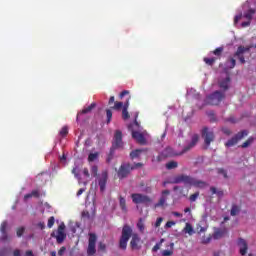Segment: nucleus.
Masks as SVG:
<instances>
[{"mask_svg": "<svg viewBox=\"0 0 256 256\" xmlns=\"http://www.w3.org/2000/svg\"><path fill=\"white\" fill-rule=\"evenodd\" d=\"M130 239L131 249L133 251H139V249H141V237H139V234L133 233V228H131V226L125 224L122 228V234L119 240L120 249L125 251V249H127V243H129Z\"/></svg>", "mask_w": 256, "mask_h": 256, "instance_id": "f257e3e1", "label": "nucleus"}, {"mask_svg": "<svg viewBox=\"0 0 256 256\" xmlns=\"http://www.w3.org/2000/svg\"><path fill=\"white\" fill-rule=\"evenodd\" d=\"M197 143H199V134H193L191 137L190 143H188V145L184 146V148L182 149L181 152L174 153L173 148L167 147L164 150V155L166 157H175V156L184 155V153H188V151H191L193 149V147H196Z\"/></svg>", "mask_w": 256, "mask_h": 256, "instance_id": "f03ea898", "label": "nucleus"}, {"mask_svg": "<svg viewBox=\"0 0 256 256\" xmlns=\"http://www.w3.org/2000/svg\"><path fill=\"white\" fill-rule=\"evenodd\" d=\"M172 183L174 184L185 183L186 185H193V187H201V188L207 185L205 182L201 180H197L185 174H181L174 177Z\"/></svg>", "mask_w": 256, "mask_h": 256, "instance_id": "7ed1b4c3", "label": "nucleus"}, {"mask_svg": "<svg viewBox=\"0 0 256 256\" xmlns=\"http://www.w3.org/2000/svg\"><path fill=\"white\" fill-rule=\"evenodd\" d=\"M255 15V9H248L244 14L240 13L234 17V25H237L241 19H247L246 22H242V27H249L251 25V20L253 19V16Z\"/></svg>", "mask_w": 256, "mask_h": 256, "instance_id": "20e7f679", "label": "nucleus"}, {"mask_svg": "<svg viewBox=\"0 0 256 256\" xmlns=\"http://www.w3.org/2000/svg\"><path fill=\"white\" fill-rule=\"evenodd\" d=\"M202 139L204 140L205 149L211 147V143L215 141V132L207 126L203 127L201 130Z\"/></svg>", "mask_w": 256, "mask_h": 256, "instance_id": "39448f33", "label": "nucleus"}, {"mask_svg": "<svg viewBox=\"0 0 256 256\" xmlns=\"http://www.w3.org/2000/svg\"><path fill=\"white\" fill-rule=\"evenodd\" d=\"M249 135V130H241L225 143V147H235L242 139Z\"/></svg>", "mask_w": 256, "mask_h": 256, "instance_id": "423d86ee", "label": "nucleus"}, {"mask_svg": "<svg viewBox=\"0 0 256 256\" xmlns=\"http://www.w3.org/2000/svg\"><path fill=\"white\" fill-rule=\"evenodd\" d=\"M134 170L135 167H133V165H131L130 163H123L117 171L118 178L126 179V177H129L130 173Z\"/></svg>", "mask_w": 256, "mask_h": 256, "instance_id": "0eeeda50", "label": "nucleus"}, {"mask_svg": "<svg viewBox=\"0 0 256 256\" xmlns=\"http://www.w3.org/2000/svg\"><path fill=\"white\" fill-rule=\"evenodd\" d=\"M225 99V92L215 91L207 98L208 105H219Z\"/></svg>", "mask_w": 256, "mask_h": 256, "instance_id": "6e6552de", "label": "nucleus"}, {"mask_svg": "<svg viewBox=\"0 0 256 256\" xmlns=\"http://www.w3.org/2000/svg\"><path fill=\"white\" fill-rule=\"evenodd\" d=\"M131 199L136 205H148V203H151V198L149 196L140 193L132 194Z\"/></svg>", "mask_w": 256, "mask_h": 256, "instance_id": "1a4fd4ad", "label": "nucleus"}, {"mask_svg": "<svg viewBox=\"0 0 256 256\" xmlns=\"http://www.w3.org/2000/svg\"><path fill=\"white\" fill-rule=\"evenodd\" d=\"M96 244H97V235L95 233H90L89 240H88V248H87L88 255H95V253H97V249L95 248Z\"/></svg>", "mask_w": 256, "mask_h": 256, "instance_id": "9d476101", "label": "nucleus"}, {"mask_svg": "<svg viewBox=\"0 0 256 256\" xmlns=\"http://www.w3.org/2000/svg\"><path fill=\"white\" fill-rule=\"evenodd\" d=\"M112 148L121 149L123 147V132L116 130L112 141Z\"/></svg>", "mask_w": 256, "mask_h": 256, "instance_id": "9b49d317", "label": "nucleus"}, {"mask_svg": "<svg viewBox=\"0 0 256 256\" xmlns=\"http://www.w3.org/2000/svg\"><path fill=\"white\" fill-rule=\"evenodd\" d=\"M249 51H251V46H239L237 48V51L234 53V57H238L240 63H242V65H245L246 61L245 56H243V54L249 53Z\"/></svg>", "mask_w": 256, "mask_h": 256, "instance_id": "f8f14e48", "label": "nucleus"}, {"mask_svg": "<svg viewBox=\"0 0 256 256\" xmlns=\"http://www.w3.org/2000/svg\"><path fill=\"white\" fill-rule=\"evenodd\" d=\"M67 239V234H65V223L58 226L56 241L57 243H63Z\"/></svg>", "mask_w": 256, "mask_h": 256, "instance_id": "ddd939ff", "label": "nucleus"}, {"mask_svg": "<svg viewBox=\"0 0 256 256\" xmlns=\"http://www.w3.org/2000/svg\"><path fill=\"white\" fill-rule=\"evenodd\" d=\"M108 179H109V176L107 175V172H102L100 178L98 179V185L100 187L101 193L105 192Z\"/></svg>", "mask_w": 256, "mask_h": 256, "instance_id": "4468645a", "label": "nucleus"}, {"mask_svg": "<svg viewBox=\"0 0 256 256\" xmlns=\"http://www.w3.org/2000/svg\"><path fill=\"white\" fill-rule=\"evenodd\" d=\"M238 247H240V255L245 256L247 255V250L249 246L247 245V241L243 238L238 239Z\"/></svg>", "mask_w": 256, "mask_h": 256, "instance_id": "2eb2a0df", "label": "nucleus"}, {"mask_svg": "<svg viewBox=\"0 0 256 256\" xmlns=\"http://www.w3.org/2000/svg\"><path fill=\"white\" fill-rule=\"evenodd\" d=\"M95 107H97V103L94 102L88 107L83 108L82 111L77 115V121H79V115H87V113H91Z\"/></svg>", "mask_w": 256, "mask_h": 256, "instance_id": "dca6fc26", "label": "nucleus"}, {"mask_svg": "<svg viewBox=\"0 0 256 256\" xmlns=\"http://www.w3.org/2000/svg\"><path fill=\"white\" fill-rule=\"evenodd\" d=\"M132 137L133 139H136L138 143L141 145L145 144V136L137 131H132Z\"/></svg>", "mask_w": 256, "mask_h": 256, "instance_id": "f3484780", "label": "nucleus"}, {"mask_svg": "<svg viewBox=\"0 0 256 256\" xmlns=\"http://www.w3.org/2000/svg\"><path fill=\"white\" fill-rule=\"evenodd\" d=\"M229 83H231V78L227 76L224 80L219 82L220 89L227 91V89H229Z\"/></svg>", "mask_w": 256, "mask_h": 256, "instance_id": "a211bd4d", "label": "nucleus"}, {"mask_svg": "<svg viewBox=\"0 0 256 256\" xmlns=\"http://www.w3.org/2000/svg\"><path fill=\"white\" fill-rule=\"evenodd\" d=\"M225 235H227V228L216 230L213 234V237L214 239H221V237H225Z\"/></svg>", "mask_w": 256, "mask_h": 256, "instance_id": "6ab92c4d", "label": "nucleus"}, {"mask_svg": "<svg viewBox=\"0 0 256 256\" xmlns=\"http://www.w3.org/2000/svg\"><path fill=\"white\" fill-rule=\"evenodd\" d=\"M31 197H35L36 199H39V197H41V193L39 192V190H32L31 193H28L24 196V201L31 199Z\"/></svg>", "mask_w": 256, "mask_h": 256, "instance_id": "aec40b11", "label": "nucleus"}, {"mask_svg": "<svg viewBox=\"0 0 256 256\" xmlns=\"http://www.w3.org/2000/svg\"><path fill=\"white\" fill-rule=\"evenodd\" d=\"M136 227L140 233H145V219L139 218Z\"/></svg>", "mask_w": 256, "mask_h": 256, "instance_id": "412c9836", "label": "nucleus"}, {"mask_svg": "<svg viewBox=\"0 0 256 256\" xmlns=\"http://www.w3.org/2000/svg\"><path fill=\"white\" fill-rule=\"evenodd\" d=\"M239 213H241V206H237L236 204H233L230 211V215L232 217H235L236 215H239Z\"/></svg>", "mask_w": 256, "mask_h": 256, "instance_id": "4be33fe9", "label": "nucleus"}, {"mask_svg": "<svg viewBox=\"0 0 256 256\" xmlns=\"http://www.w3.org/2000/svg\"><path fill=\"white\" fill-rule=\"evenodd\" d=\"M120 209L127 213V201L123 198V196L119 197Z\"/></svg>", "mask_w": 256, "mask_h": 256, "instance_id": "5701e85b", "label": "nucleus"}, {"mask_svg": "<svg viewBox=\"0 0 256 256\" xmlns=\"http://www.w3.org/2000/svg\"><path fill=\"white\" fill-rule=\"evenodd\" d=\"M115 151H117L116 148H113V147L110 148V151L106 158V163H111V161H113V157H115Z\"/></svg>", "mask_w": 256, "mask_h": 256, "instance_id": "b1692460", "label": "nucleus"}, {"mask_svg": "<svg viewBox=\"0 0 256 256\" xmlns=\"http://www.w3.org/2000/svg\"><path fill=\"white\" fill-rule=\"evenodd\" d=\"M141 153H143V150H142V149L133 150V151L130 153V158H131V159H137V157H141Z\"/></svg>", "mask_w": 256, "mask_h": 256, "instance_id": "393cba45", "label": "nucleus"}, {"mask_svg": "<svg viewBox=\"0 0 256 256\" xmlns=\"http://www.w3.org/2000/svg\"><path fill=\"white\" fill-rule=\"evenodd\" d=\"M203 61H204V63H206V65L213 67V65H215V62L217 61V57H212V58L205 57L203 59Z\"/></svg>", "mask_w": 256, "mask_h": 256, "instance_id": "a878e982", "label": "nucleus"}, {"mask_svg": "<svg viewBox=\"0 0 256 256\" xmlns=\"http://www.w3.org/2000/svg\"><path fill=\"white\" fill-rule=\"evenodd\" d=\"M253 141H255V138L253 137H249L245 142H243L241 144V148L242 149H247V147H249V145H252L253 144Z\"/></svg>", "mask_w": 256, "mask_h": 256, "instance_id": "bb28decb", "label": "nucleus"}, {"mask_svg": "<svg viewBox=\"0 0 256 256\" xmlns=\"http://www.w3.org/2000/svg\"><path fill=\"white\" fill-rule=\"evenodd\" d=\"M97 159H99V152H95V153H90L88 155V161L90 163H93V161H97Z\"/></svg>", "mask_w": 256, "mask_h": 256, "instance_id": "cd10ccee", "label": "nucleus"}, {"mask_svg": "<svg viewBox=\"0 0 256 256\" xmlns=\"http://www.w3.org/2000/svg\"><path fill=\"white\" fill-rule=\"evenodd\" d=\"M212 53L217 59H221V55H223V47L216 48Z\"/></svg>", "mask_w": 256, "mask_h": 256, "instance_id": "c85d7f7f", "label": "nucleus"}, {"mask_svg": "<svg viewBox=\"0 0 256 256\" xmlns=\"http://www.w3.org/2000/svg\"><path fill=\"white\" fill-rule=\"evenodd\" d=\"M227 64L230 69H235V65H237V60H235V58L233 57H230L228 58Z\"/></svg>", "mask_w": 256, "mask_h": 256, "instance_id": "c756f323", "label": "nucleus"}, {"mask_svg": "<svg viewBox=\"0 0 256 256\" xmlns=\"http://www.w3.org/2000/svg\"><path fill=\"white\" fill-rule=\"evenodd\" d=\"M184 233H188V235H193V226L190 223H186L184 227Z\"/></svg>", "mask_w": 256, "mask_h": 256, "instance_id": "7c9ffc66", "label": "nucleus"}, {"mask_svg": "<svg viewBox=\"0 0 256 256\" xmlns=\"http://www.w3.org/2000/svg\"><path fill=\"white\" fill-rule=\"evenodd\" d=\"M178 165H179V164H178L177 162H175V161H170V162H168V163L166 164V169H168V170L177 169Z\"/></svg>", "mask_w": 256, "mask_h": 256, "instance_id": "2f4dec72", "label": "nucleus"}, {"mask_svg": "<svg viewBox=\"0 0 256 256\" xmlns=\"http://www.w3.org/2000/svg\"><path fill=\"white\" fill-rule=\"evenodd\" d=\"M131 115L129 114V109L123 108L122 109V119L124 121H127V119H130Z\"/></svg>", "mask_w": 256, "mask_h": 256, "instance_id": "473e14b6", "label": "nucleus"}, {"mask_svg": "<svg viewBox=\"0 0 256 256\" xmlns=\"http://www.w3.org/2000/svg\"><path fill=\"white\" fill-rule=\"evenodd\" d=\"M115 111H121L123 109V102H114V106L112 107Z\"/></svg>", "mask_w": 256, "mask_h": 256, "instance_id": "72a5a7b5", "label": "nucleus"}, {"mask_svg": "<svg viewBox=\"0 0 256 256\" xmlns=\"http://www.w3.org/2000/svg\"><path fill=\"white\" fill-rule=\"evenodd\" d=\"M60 135L62 137H67V135H69V128L67 126L62 127L60 130Z\"/></svg>", "mask_w": 256, "mask_h": 256, "instance_id": "f704fd0d", "label": "nucleus"}, {"mask_svg": "<svg viewBox=\"0 0 256 256\" xmlns=\"http://www.w3.org/2000/svg\"><path fill=\"white\" fill-rule=\"evenodd\" d=\"M218 175H222L224 179H229V176L227 175V170L223 168L218 169Z\"/></svg>", "mask_w": 256, "mask_h": 256, "instance_id": "c9c22d12", "label": "nucleus"}, {"mask_svg": "<svg viewBox=\"0 0 256 256\" xmlns=\"http://www.w3.org/2000/svg\"><path fill=\"white\" fill-rule=\"evenodd\" d=\"M23 233H25V227L21 226L17 228L16 230L17 237H23Z\"/></svg>", "mask_w": 256, "mask_h": 256, "instance_id": "e433bc0d", "label": "nucleus"}, {"mask_svg": "<svg viewBox=\"0 0 256 256\" xmlns=\"http://www.w3.org/2000/svg\"><path fill=\"white\" fill-rule=\"evenodd\" d=\"M98 172H99V168L97 167V165H94L91 167V175L93 177H97Z\"/></svg>", "mask_w": 256, "mask_h": 256, "instance_id": "4c0bfd02", "label": "nucleus"}, {"mask_svg": "<svg viewBox=\"0 0 256 256\" xmlns=\"http://www.w3.org/2000/svg\"><path fill=\"white\" fill-rule=\"evenodd\" d=\"M107 123H111V119H113V112L109 109L106 110Z\"/></svg>", "mask_w": 256, "mask_h": 256, "instance_id": "58836bf2", "label": "nucleus"}, {"mask_svg": "<svg viewBox=\"0 0 256 256\" xmlns=\"http://www.w3.org/2000/svg\"><path fill=\"white\" fill-rule=\"evenodd\" d=\"M0 232L1 233H7V221H4L0 225Z\"/></svg>", "mask_w": 256, "mask_h": 256, "instance_id": "ea45409f", "label": "nucleus"}, {"mask_svg": "<svg viewBox=\"0 0 256 256\" xmlns=\"http://www.w3.org/2000/svg\"><path fill=\"white\" fill-rule=\"evenodd\" d=\"M55 225V217H50L49 219H48V224H47V226H48V228L49 229H51L53 226Z\"/></svg>", "mask_w": 256, "mask_h": 256, "instance_id": "a19ab883", "label": "nucleus"}, {"mask_svg": "<svg viewBox=\"0 0 256 256\" xmlns=\"http://www.w3.org/2000/svg\"><path fill=\"white\" fill-rule=\"evenodd\" d=\"M162 223H163V217H158L154 224V227L157 229V228L161 227Z\"/></svg>", "mask_w": 256, "mask_h": 256, "instance_id": "79ce46f5", "label": "nucleus"}, {"mask_svg": "<svg viewBox=\"0 0 256 256\" xmlns=\"http://www.w3.org/2000/svg\"><path fill=\"white\" fill-rule=\"evenodd\" d=\"M199 197V192H195L194 194H191L189 199L192 203H194V201H197V198Z\"/></svg>", "mask_w": 256, "mask_h": 256, "instance_id": "37998d69", "label": "nucleus"}, {"mask_svg": "<svg viewBox=\"0 0 256 256\" xmlns=\"http://www.w3.org/2000/svg\"><path fill=\"white\" fill-rule=\"evenodd\" d=\"M211 239H212L211 236H207V237L204 236V237L202 238V243H203V245H207V244L211 243Z\"/></svg>", "mask_w": 256, "mask_h": 256, "instance_id": "c03bdc74", "label": "nucleus"}, {"mask_svg": "<svg viewBox=\"0 0 256 256\" xmlns=\"http://www.w3.org/2000/svg\"><path fill=\"white\" fill-rule=\"evenodd\" d=\"M0 239H1V241H8L9 235L7 234V232H1Z\"/></svg>", "mask_w": 256, "mask_h": 256, "instance_id": "a18cd8bd", "label": "nucleus"}, {"mask_svg": "<svg viewBox=\"0 0 256 256\" xmlns=\"http://www.w3.org/2000/svg\"><path fill=\"white\" fill-rule=\"evenodd\" d=\"M175 221H168L166 224H165V229H171V227H173V225H175Z\"/></svg>", "mask_w": 256, "mask_h": 256, "instance_id": "49530a36", "label": "nucleus"}, {"mask_svg": "<svg viewBox=\"0 0 256 256\" xmlns=\"http://www.w3.org/2000/svg\"><path fill=\"white\" fill-rule=\"evenodd\" d=\"M98 247H99L100 251H106L107 250V245H105V243H103V242H100Z\"/></svg>", "mask_w": 256, "mask_h": 256, "instance_id": "de8ad7c7", "label": "nucleus"}, {"mask_svg": "<svg viewBox=\"0 0 256 256\" xmlns=\"http://www.w3.org/2000/svg\"><path fill=\"white\" fill-rule=\"evenodd\" d=\"M163 256H171L173 255V250H164L162 251Z\"/></svg>", "mask_w": 256, "mask_h": 256, "instance_id": "09e8293b", "label": "nucleus"}, {"mask_svg": "<svg viewBox=\"0 0 256 256\" xmlns=\"http://www.w3.org/2000/svg\"><path fill=\"white\" fill-rule=\"evenodd\" d=\"M222 133H224V135H231V130L229 128H222Z\"/></svg>", "mask_w": 256, "mask_h": 256, "instance_id": "8fccbe9b", "label": "nucleus"}, {"mask_svg": "<svg viewBox=\"0 0 256 256\" xmlns=\"http://www.w3.org/2000/svg\"><path fill=\"white\" fill-rule=\"evenodd\" d=\"M82 217L89 219L91 217V214H89V211H83L82 212Z\"/></svg>", "mask_w": 256, "mask_h": 256, "instance_id": "3c124183", "label": "nucleus"}, {"mask_svg": "<svg viewBox=\"0 0 256 256\" xmlns=\"http://www.w3.org/2000/svg\"><path fill=\"white\" fill-rule=\"evenodd\" d=\"M125 95H129V91L128 90H124L120 93V99H123V97H125Z\"/></svg>", "mask_w": 256, "mask_h": 256, "instance_id": "603ef678", "label": "nucleus"}, {"mask_svg": "<svg viewBox=\"0 0 256 256\" xmlns=\"http://www.w3.org/2000/svg\"><path fill=\"white\" fill-rule=\"evenodd\" d=\"M132 167H134V169H139V168L143 167V163H141V162L135 163L134 165H132Z\"/></svg>", "mask_w": 256, "mask_h": 256, "instance_id": "864d4df0", "label": "nucleus"}, {"mask_svg": "<svg viewBox=\"0 0 256 256\" xmlns=\"http://www.w3.org/2000/svg\"><path fill=\"white\" fill-rule=\"evenodd\" d=\"M65 251H66V248L63 246V247H61L60 249H59V251H58V255L59 256H63V253H65Z\"/></svg>", "mask_w": 256, "mask_h": 256, "instance_id": "5fc2aeb1", "label": "nucleus"}, {"mask_svg": "<svg viewBox=\"0 0 256 256\" xmlns=\"http://www.w3.org/2000/svg\"><path fill=\"white\" fill-rule=\"evenodd\" d=\"M83 174L85 175V177H90L89 169L84 168V170H83Z\"/></svg>", "mask_w": 256, "mask_h": 256, "instance_id": "6e6d98bb", "label": "nucleus"}, {"mask_svg": "<svg viewBox=\"0 0 256 256\" xmlns=\"http://www.w3.org/2000/svg\"><path fill=\"white\" fill-rule=\"evenodd\" d=\"M122 109H129V99L123 104Z\"/></svg>", "mask_w": 256, "mask_h": 256, "instance_id": "4d7b16f0", "label": "nucleus"}, {"mask_svg": "<svg viewBox=\"0 0 256 256\" xmlns=\"http://www.w3.org/2000/svg\"><path fill=\"white\" fill-rule=\"evenodd\" d=\"M216 195H217L218 197H223V195H224L223 190H217V191H216Z\"/></svg>", "mask_w": 256, "mask_h": 256, "instance_id": "13d9d810", "label": "nucleus"}, {"mask_svg": "<svg viewBox=\"0 0 256 256\" xmlns=\"http://www.w3.org/2000/svg\"><path fill=\"white\" fill-rule=\"evenodd\" d=\"M85 193V190L83 188H80L77 192V197H80V195H83Z\"/></svg>", "mask_w": 256, "mask_h": 256, "instance_id": "bf43d9fd", "label": "nucleus"}, {"mask_svg": "<svg viewBox=\"0 0 256 256\" xmlns=\"http://www.w3.org/2000/svg\"><path fill=\"white\" fill-rule=\"evenodd\" d=\"M7 254V248H3L1 251H0V256H5Z\"/></svg>", "mask_w": 256, "mask_h": 256, "instance_id": "052dcab7", "label": "nucleus"}, {"mask_svg": "<svg viewBox=\"0 0 256 256\" xmlns=\"http://www.w3.org/2000/svg\"><path fill=\"white\" fill-rule=\"evenodd\" d=\"M158 249H160L159 244H155V245L153 246V248H152V251H153L154 253H156V251H157Z\"/></svg>", "mask_w": 256, "mask_h": 256, "instance_id": "680f3d73", "label": "nucleus"}, {"mask_svg": "<svg viewBox=\"0 0 256 256\" xmlns=\"http://www.w3.org/2000/svg\"><path fill=\"white\" fill-rule=\"evenodd\" d=\"M38 227L39 229H45V222H39Z\"/></svg>", "mask_w": 256, "mask_h": 256, "instance_id": "e2e57ef3", "label": "nucleus"}, {"mask_svg": "<svg viewBox=\"0 0 256 256\" xmlns=\"http://www.w3.org/2000/svg\"><path fill=\"white\" fill-rule=\"evenodd\" d=\"M24 256H35V255H33V251L28 250V251L25 252Z\"/></svg>", "mask_w": 256, "mask_h": 256, "instance_id": "0e129e2a", "label": "nucleus"}, {"mask_svg": "<svg viewBox=\"0 0 256 256\" xmlns=\"http://www.w3.org/2000/svg\"><path fill=\"white\" fill-rule=\"evenodd\" d=\"M172 215H174V217H183V214L179 212H172Z\"/></svg>", "mask_w": 256, "mask_h": 256, "instance_id": "69168bd1", "label": "nucleus"}, {"mask_svg": "<svg viewBox=\"0 0 256 256\" xmlns=\"http://www.w3.org/2000/svg\"><path fill=\"white\" fill-rule=\"evenodd\" d=\"M165 201H166L165 197H162V198L160 199L158 205H165Z\"/></svg>", "mask_w": 256, "mask_h": 256, "instance_id": "338daca9", "label": "nucleus"}, {"mask_svg": "<svg viewBox=\"0 0 256 256\" xmlns=\"http://www.w3.org/2000/svg\"><path fill=\"white\" fill-rule=\"evenodd\" d=\"M13 255L14 256H21V251L20 250H15Z\"/></svg>", "mask_w": 256, "mask_h": 256, "instance_id": "774afa93", "label": "nucleus"}]
</instances>
